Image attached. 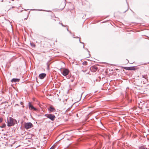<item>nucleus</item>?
<instances>
[{
    "label": "nucleus",
    "instance_id": "a211bd4d",
    "mask_svg": "<svg viewBox=\"0 0 149 149\" xmlns=\"http://www.w3.org/2000/svg\"><path fill=\"white\" fill-rule=\"evenodd\" d=\"M47 68L48 69H49V65H48V63H47Z\"/></svg>",
    "mask_w": 149,
    "mask_h": 149
},
{
    "label": "nucleus",
    "instance_id": "9d476101",
    "mask_svg": "<svg viewBox=\"0 0 149 149\" xmlns=\"http://www.w3.org/2000/svg\"><path fill=\"white\" fill-rule=\"evenodd\" d=\"M49 111L51 112H54L55 111V109L52 107H50L49 109Z\"/></svg>",
    "mask_w": 149,
    "mask_h": 149
},
{
    "label": "nucleus",
    "instance_id": "0eeeda50",
    "mask_svg": "<svg viewBox=\"0 0 149 149\" xmlns=\"http://www.w3.org/2000/svg\"><path fill=\"white\" fill-rule=\"evenodd\" d=\"M98 69V68L96 66H92L90 68L91 71L93 72H95Z\"/></svg>",
    "mask_w": 149,
    "mask_h": 149
},
{
    "label": "nucleus",
    "instance_id": "9b49d317",
    "mask_svg": "<svg viewBox=\"0 0 149 149\" xmlns=\"http://www.w3.org/2000/svg\"><path fill=\"white\" fill-rule=\"evenodd\" d=\"M142 77L145 78V79L148 80V77L147 75H142Z\"/></svg>",
    "mask_w": 149,
    "mask_h": 149
},
{
    "label": "nucleus",
    "instance_id": "ddd939ff",
    "mask_svg": "<svg viewBox=\"0 0 149 149\" xmlns=\"http://www.w3.org/2000/svg\"><path fill=\"white\" fill-rule=\"evenodd\" d=\"M79 42L80 43H82V44H83V48H84V42H81L80 37H79Z\"/></svg>",
    "mask_w": 149,
    "mask_h": 149
},
{
    "label": "nucleus",
    "instance_id": "2eb2a0df",
    "mask_svg": "<svg viewBox=\"0 0 149 149\" xmlns=\"http://www.w3.org/2000/svg\"><path fill=\"white\" fill-rule=\"evenodd\" d=\"M139 149H147V148L144 147L143 146H142Z\"/></svg>",
    "mask_w": 149,
    "mask_h": 149
},
{
    "label": "nucleus",
    "instance_id": "412c9836",
    "mask_svg": "<svg viewBox=\"0 0 149 149\" xmlns=\"http://www.w3.org/2000/svg\"><path fill=\"white\" fill-rule=\"evenodd\" d=\"M54 147L53 146H52L50 149H54Z\"/></svg>",
    "mask_w": 149,
    "mask_h": 149
},
{
    "label": "nucleus",
    "instance_id": "f03ea898",
    "mask_svg": "<svg viewBox=\"0 0 149 149\" xmlns=\"http://www.w3.org/2000/svg\"><path fill=\"white\" fill-rule=\"evenodd\" d=\"M45 116L52 121H54L56 118V116L54 115L51 114H46Z\"/></svg>",
    "mask_w": 149,
    "mask_h": 149
},
{
    "label": "nucleus",
    "instance_id": "20e7f679",
    "mask_svg": "<svg viewBox=\"0 0 149 149\" xmlns=\"http://www.w3.org/2000/svg\"><path fill=\"white\" fill-rule=\"evenodd\" d=\"M122 68L128 70H135L138 69L136 68L135 66L123 67Z\"/></svg>",
    "mask_w": 149,
    "mask_h": 149
},
{
    "label": "nucleus",
    "instance_id": "b1692460",
    "mask_svg": "<svg viewBox=\"0 0 149 149\" xmlns=\"http://www.w3.org/2000/svg\"><path fill=\"white\" fill-rule=\"evenodd\" d=\"M20 103H21V105H22L23 104V103L22 102H21Z\"/></svg>",
    "mask_w": 149,
    "mask_h": 149
},
{
    "label": "nucleus",
    "instance_id": "c85d7f7f",
    "mask_svg": "<svg viewBox=\"0 0 149 149\" xmlns=\"http://www.w3.org/2000/svg\"><path fill=\"white\" fill-rule=\"evenodd\" d=\"M14 8V7H12V8Z\"/></svg>",
    "mask_w": 149,
    "mask_h": 149
},
{
    "label": "nucleus",
    "instance_id": "c756f323",
    "mask_svg": "<svg viewBox=\"0 0 149 149\" xmlns=\"http://www.w3.org/2000/svg\"><path fill=\"white\" fill-rule=\"evenodd\" d=\"M126 11H127V10H126V11H125V12H124V13H125V12H126Z\"/></svg>",
    "mask_w": 149,
    "mask_h": 149
},
{
    "label": "nucleus",
    "instance_id": "aec40b11",
    "mask_svg": "<svg viewBox=\"0 0 149 149\" xmlns=\"http://www.w3.org/2000/svg\"><path fill=\"white\" fill-rule=\"evenodd\" d=\"M73 38H79V37L77 36V37H73Z\"/></svg>",
    "mask_w": 149,
    "mask_h": 149
},
{
    "label": "nucleus",
    "instance_id": "cd10ccee",
    "mask_svg": "<svg viewBox=\"0 0 149 149\" xmlns=\"http://www.w3.org/2000/svg\"><path fill=\"white\" fill-rule=\"evenodd\" d=\"M74 35H73V37H74Z\"/></svg>",
    "mask_w": 149,
    "mask_h": 149
},
{
    "label": "nucleus",
    "instance_id": "1a4fd4ad",
    "mask_svg": "<svg viewBox=\"0 0 149 149\" xmlns=\"http://www.w3.org/2000/svg\"><path fill=\"white\" fill-rule=\"evenodd\" d=\"M20 79L18 78H13L11 80V82H18L19 81Z\"/></svg>",
    "mask_w": 149,
    "mask_h": 149
},
{
    "label": "nucleus",
    "instance_id": "423d86ee",
    "mask_svg": "<svg viewBox=\"0 0 149 149\" xmlns=\"http://www.w3.org/2000/svg\"><path fill=\"white\" fill-rule=\"evenodd\" d=\"M29 109L31 110L36 111H38L37 109L34 107L30 102L29 103Z\"/></svg>",
    "mask_w": 149,
    "mask_h": 149
},
{
    "label": "nucleus",
    "instance_id": "6ab92c4d",
    "mask_svg": "<svg viewBox=\"0 0 149 149\" xmlns=\"http://www.w3.org/2000/svg\"><path fill=\"white\" fill-rule=\"evenodd\" d=\"M67 31H69V33H70V34H71V32L70 31H69V30H68V28H67Z\"/></svg>",
    "mask_w": 149,
    "mask_h": 149
},
{
    "label": "nucleus",
    "instance_id": "dca6fc26",
    "mask_svg": "<svg viewBox=\"0 0 149 149\" xmlns=\"http://www.w3.org/2000/svg\"><path fill=\"white\" fill-rule=\"evenodd\" d=\"M59 24H61L62 26H67L66 25H63V24L62 23H61L60 22H59Z\"/></svg>",
    "mask_w": 149,
    "mask_h": 149
},
{
    "label": "nucleus",
    "instance_id": "5701e85b",
    "mask_svg": "<svg viewBox=\"0 0 149 149\" xmlns=\"http://www.w3.org/2000/svg\"><path fill=\"white\" fill-rule=\"evenodd\" d=\"M86 50H87V51H88V52L89 53H90V52L88 50V49H87L86 48Z\"/></svg>",
    "mask_w": 149,
    "mask_h": 149
},
{
    "label": "nucleus",
    "instance_id": "bb28decb",
    "mask_svg": "<svg viewBox=\"0 0 149 149\" xmlns=\"http://www.w3.org/2000/svg\"><path fill=\"white\" fill-rule=\"evenodd\" d=\"M89 57H90V54H89Z\"/></svg>",
    "mask_w": 149,
    "mask_h": 149
},
{
    "label": "nucleus",
    "instance_id": "a878e982",
    "mask_svg": "<svg viewBox=\"0 0 149 149\" xmlns=\"http://www.w3.org/2000/svg\"><path fill=\"white\" fill-rule=\"evenodd\" d=\"M39 10V11H41V10Z\"/></svg>",
    "mask_w": 149,
    "mask_h": 149
},
{
    "label": "nucleus",
    "instance_id": "6e6552de",
    "mask_svg": "<svg viewBox=\"0 0 149 149\" xmlns=\"http://www.w3.org/2000/svg\"><path fill=\"white\" fill-rule=\"evenodd\" d=\"M46 76V74L45 73H42L39 75V78L41 79H43Z\"/></svg>",
    "mask_w": 149,
    "mask_h": 149
},
{
    "label": "nucleus",
    "instance_id": "f8f14e48",
    "mask_svg": "<svg viewBox=\"0 0 149 149\" xmlns=\"http://www.w3.org/2000/svg\"><path fill=\"white\" fill-rule=\"evenodd\" d=\"M30 44L32 47H35V45L34 43L31 42Z\"/></svg>",
    "mask_w": 149,
    "mask_h": 149
},
{
    "label": "nucleus",
    "instance_id": "4468645a",
    "mask_svg": "<svg viewBox=\"0 0 149 149\" xmlns=\"http://www.w3.org/2000/svg\"><path fill=\"white\" fill-rule=\"evenodd\" d=\"M87 63V62L86 61H84L82 63V64L84 65H86Z\"/></svg>",
    "mask_w": 149,
    "mask_h": 149
},
{
    "label": "nucleus",
    "instance_id": "7ed1b4c3",
    "mask_svg": "<svg viewBox=\"0 0 149 149\" xmlns=\"http://www.w3.org/2000/svg\"><path fill=\"white\" fill-rule=\"evenodd\" d=\"M33 127L32 124L31 122L25 123L24 125V128L27 130Z\"/></svg>",
    "mask_w": 149,
    "mask_h": 149
},
{
    "label": "nucleus",
    "instance_id": "f3484780",
    "mask_svg": "<svg viewBox=\"0 0 149 149\" xmlns=\"http://www.w3.org/2000/svg\"><path fill=\"white\" fill-rule=\"evenodd\" d=\"M3 120V119L2 118H0V123L2 122Z\"/></svg>",
    "mask_w": 149,
    "mask_h": 149
},
{
    "label": "nucleus",
    "instance_id": "393cba45",
    "mask_svg": "<svg viewBox=\"0 0 149 149\" xmlns=\"http://www.w3.org/2000/svg\"><path fill=\"white\" fill-rule=\"evenodd\" d=\"M71 81L72 82H73V80H71Z\"/></svg>",
    "mask_w": 149,
    "mask_h": 149
},
{
    "label": "nucleus",
    "instance_id": "4be33fe9",
    "mask_svg": "<svg viewBox=\"0 0 149 149\" xmlns=\"http://www.w3.org/2000/svg\"><path fill=\"white\" fill-rule=\"evenodd\" d=\"M28 16H27V17H26V18H24V20H26V19H27V18H28Z\"/></svg>",
    "mask_w": 149,
    "mask_h": 149
},
{
    "label": "nucleus",
    "instance_id": "39448f33",
    "mask_svg": "<svg viewBox=\"0 0 149 149\" xmlns=\"http://www.w3.org/2000/svg\"><path fill=\"white\" fill-rule=\"evenodd\" d=\"M69 72V71L68 69L66 68H63L62 74L64 76L67 75Z\"/></svg>",
    "mask_w": 149,
    "mask_h": 149
},
{
    "label": "nucleus",
    "instance_id": "f257e3e1",
    "mask_svg": "<svg viewBox=\"0 0 149 149\" xmlns=\"http://www.w3.org/2000/svg\"><path fill=\"white\" fill-rule=\"evenodd\" d=\"M15 119L13 118L10 117L9 121L7 119V126L8 127H10L13 126L15 123Z\"/></svg>",
    "mask_w": 149,
    "mask_h": 149
}]
</instances>
